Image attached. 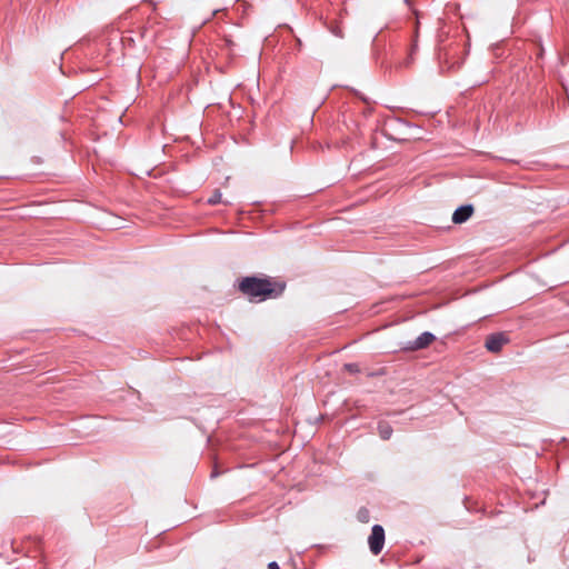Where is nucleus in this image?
Wrapping results in <instances>:
<instances>
[{
    "label": "nucleus",
    "instance_id": "nucleus-5",
    "mask_svg": "<svg viewBox=\"0 0 569 569\" xmlns=\"http://www.w3.org/2000/svg\"><path fill=\"white\" fill-rule=\"evenodd\" d=\"M425 347H427V331L420 333L416 341L411 342L410 346H408L407 348L415 350Z\"/></svg>",
    "mask_w": 569,
    "mask_h": 569
},
{
    "label": "nucleus",
    "instance_id": "nucleus-4",
    "mask_svg": "<svg viewBox=\"0 0 569 569\" xmlns=\"http://www.w3.org/2000/svg\"><path fill=\"white\" fill-rule=\"evenodd\" d=\"M473 206L472 204H463L458 207L452 214V222L456 224H461L469 220L473 214Z\"/></svg>",
    "mask_w": 569,
    "mask_h": 569
},
{
    "label": "nucleus",
    "instance_id": "nucleus-8",
    "mask_svg": "<svg viewBox=\"0 0 569 569\" xmlns=\"http://www.w3.org/2000/svg\"><path fill=\"white\" fill-rule=\"evenodd\" d=\"M358 519H359L360 521H363V522L368 521V519H369V512H368V510H366V509H361V510H359V512H358Z\"/></svg>",
    "mask_w": 569,
    "mask_h": 569
},
{
    "label": "nucleus",
    "instance_id": "nucleus-11",
    "mask_svg": "<svg viewBox=\"0 0 569 569\" xmlns=\"http://www.w3.org/2000/svg\"><path fill=\"white\" fill-rule=\"evenodd\" d=\"M268 569H280L279 565L276 561H271L268 565Z\"/></svg>",
    "mask_w": 569,
    "mask_h": 569
},
{
    "label": "nucleus",
    "instance_id": "nucleus-3",
    "mask_svg": "<svg viewBox=\"0 0 569 569\" xmlns=\"http://www.w3.org/2000/svg\"><path fill=\"white\" fill-rule=\"evenodd\" d=\"M507 342L508 338L503 333L498 332L488 336L485 346L490 352H499Z\"/></svg>",
    "mask_w": 569,
    "mask_h": 569
},
{
    "label": "nucleus",
    "instance_id": "nucleus-9",
    "mask_svg": "<svg viewBox=\"0 0 569 569\" xmlns=\"http://www.w3.org/2000/svg\"><path fill=\"white\" fill-rule=\"evenodd\" d=\"M345 368H346V370H348L351 373L359 371V367L357 363H347V365H345Z\"/></svg>",
    "mask_w": 569,
    "mask_h": 569
},
{
    "label": "nucleus",
    "instance_id": "nucleus-7",
    "mask_svg": "<svg viewBox=\"0 0 569 569\" xmlns=\"http://www.w3.org/2000/svg\"><path fill=\"white\" fill-rule=\"evenodd\" d=\"M221 192L219 190H214V192L211 194L210 198H208V203L209 204H217L219 202H221Z\"/></svg>",
    "mask_w": 569,
    "mask_h": 569
},
{
    "label": "nucleus",
    "instance_id": "nucleus-12",
    "mask_svg": "<svg viewBox=\"0 0 569 569\" xmlns=\"http://www.w3.org/2000/svg\"><path fill=\"white\" fill-rule=\"evenodd\" d=\"M435 339H436V338H435V336H433L431 332H429V345H430Z\"/></svg>",
    "mask_w": 569,
    "mask_h": 569
},
{
    "label": "nucleus",
    "instance_id": "nucleus-1",
    "mask_svg": "<svg viewBox=\"0 0 569 569\" xmlns=\"http://www.w3.org/2000/svg\"><path fill=\"white\" fill-rule=\"evenodd\" d=\"M240 290L250 297L251 299L258 298L259 300H263L268 297H271L274 289L272 283L267 279H259L256 277H247L244 278L239 286Z\"/></svg>",
    "mask_w": 569,
    "mask_h": 569
},
{
    "label": "nucleus",
    "instance_id": "nucleus-10",
    "mask_svg": "<svg viewBox=\"0 0 569 569\" xmlns=\"http://www.w3.org/2000/svg\"><path fill=\"white\" fill-rule=\"evenodd\" d=\"M438 58L441 60V59H445V60H448L449 59V52L447 51L446 48H440L439 49V52H438Z\"/></svg>",
    "mask_w": 569,
    "mask_h": 569
},
{
    "label": "nucleus",
    "instance_id": "nucleus-6",
    "mask_svg": "<svg viewBox=\"0 0 569 569\" xmlns=\"http://www.w3.org/2000/svg\"><path fill=\"white\" fill-rule=\"evenodd\" d=\"M379 435L383 440H388L392 435V428L388 423H379Z\"/></svg>",
    "mask_w": 569,
    "mask_h": 569
},
{
    "label": "nucleus",
    "instance_id": "nucleus-2",
    "mask_svg": "<svg viewBox=\"0 0 569 569\" xmlns=\"http://www.w3.org/2000/svg\"><path fill=\"white\" fill-rule=\"evenodd\" d=\"M368 545L370 551L377 556L379 555L385 546V530L382 526L375 525L371 529V533L368 538Z\"/></svg>",
    "mask_w": 569,
    "mask_h": 569
}]
</instances>
